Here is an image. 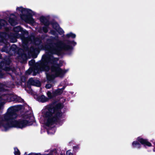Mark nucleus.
<instances>
[{
    "instance_id": "nucleus-5",
    "label": "nucleus",
    "mask_w": 155,
    "mask_h": 155,
    "mask_svg": "<svg viewBox=\"0 0 155 155\" xmlns=\"http://www.w3.org/2000/svg\"><path fill=\"white\" fill-rule=\"evenodd\" d=\"M16 11L20 13V17L22 20L29 24H34L35 21L31 16L34 13L31 10L20 6L17 7Z\"/></svg>"
},
{
    "instance_id": "nucleus-17",
    "label": "nucleus",
    "mask_w": 155,
    "mask_h": 155,
    "mask_svg": "<svg viewBox=\"0 0 155 155\" xmlns=\"http://www.w3.org/2000/svg\"><path fill=\"white\" fill-rule=\"evenodd\" d=\"M14 101L15 102H23V100L19 97L17 96L16 95V98H15Z\"/></svg>"
},
{
    "instance_id": "nucleus-32",
    "label": "nucleus",
    "mask_w": 155,
    "mask_h": 155,
    "mask_svg": "<svg viewBox=\"0 0 155 155\" xmlns=\"http://www.w3.org/2000/svg\"><path fill=\"white\" fill-rule=\"evenodd\" d=\"M37 101H39V98H37Z\"/></svg>"
},
{
    "instance_id": "nucleus-14",
    "label": "nucleus",
    "mask_w": 155,
    "mask_h": 155,
    "mask_svg": "<svg viewBox=\"0 0 155 155\" xmlns=\"http://www.w3.org/2000/svg\"><path fill=\"white\" fill-rule=\"evenodd\" d=\"M34 71V73L33 75L35 76L36 75V73H38L39 72V69L38 68L35 67L33 69H29L28 71L26 72L27 74H31V71Z\"/></svg>"
},
{
    "instance_id": "nucleus-29",
    "label": "nucleus",
    "mask_w": 155,
    "mask_h": 155,
    "mask_svg": "<svg viewBox=\"0 0 155 155\" xmlns=\"http://www.w3.org/2000/svg\"><path fill=\"white\" fill-rule=\"evenodd\" d=\"M1 89L0 90L1 91H4V89H3L1 88Z\"/></svg>"
},
{
    "instance_id": "nucleus-23",
    "label": "nucleus",
    "mask_w": 155,
    "mask_h": 155,
    "mask_svg": "<svg viewBox=\"0 0 155 155\" xmlns=\"http://www.w3.org/2000/svg\"><path fill=\"white\" fill-rule=\"evenodd\" d=\"M51 85L50 84H46L45 86L46 87L47 89H49L51 88Z\"/></svg>"
},
{
    "instance_id": "nucleus-8",
    "label": "nucleus",
    "mask_w": 155,
    "mask_h": 155,
    "mask_svg": "<svg viewBox=\"0 0 155 155\" xmlns=\"http://www.w3.org/2000/svg\"><path fill=\"white\" fill-rule=\"evenodd\" d=\"M10 49V51L11 52L13 51V53H15L16 51H17L18 49L17 48L16 46L14 45H12L11 47H10V45L9 43H8L6 45V46H5L2 50L3 52H5L6 53H9V51H8Z\"/></svg>"
},
{
    "instance_id": "nucleus-7",
    "label": "nucleus",
    "mask_w": 155,
    "mask_h": 155,
    "mask_svg": "<svg viewBox=\"0 0 155 155\" xmlns=\"http://www.w3.org/2000/svg\"><path fill=\"white\" fill-rule=\"evenodd\" d=\"M137 141H134L132 143V146L133 148L139 149L140 147V145L138 142H140L142 144L145 145H147L148 146H150L151 144L149 142L146 140L143 139L140 137L137 138Z\"/></svg>"
},
{
    "instance_id": "nucleus-22",
    "label": "nucleus",
    "mask_w": 155,
    "mask_h": 155,
    "mask_svg": "<svg viewBox=\"0 0 155 155\" xmlns=\"http://www.w3.org/2000/svg\"><path fill=\"white\" fill-rule=\"evenodd\" d=\"M24 155H38V154L35 153H32L27 154L26 152H25Z\"/></svg>"
},
{
    "instance_id": "nucleus-31",
    "label": "nucleus",
    "mask_w": 155,
    "mask_h": 155,
    "mask_svg": "<svg viewBox=\"0 0 155 155\" xmlns=\"http://www.w3.org/2000/svg\"><path fill=\"white\" fill-rule=\"evenodd\" d=\"M39 155H51L49 154H46V155H41L39 154Z\"/></svg>"
},
{
    "instance_id": "nucleus-20",
    "label": "nucleus",
    "mask_w": 155,
    "mask_h": 155,
    "mask_svg": "<svg viewBox=\"0 0 155 155\" xmlns=\"http://www.w3.org/2000/svg\"><path fill=\"white\" fill-rule=\"evenodd\" d=\"M47 94L48 97L49 98H52L53 96H54L53 95V94H52L49 91L48 92Z\"/></svg>"
},
{
    "instance_id": "nucleus-18",
    "label": "nucleus",
    "mask_w": 155,
    "mask_h": 155,
    "mask_svg": "<svg viewBox=\"0 0 155 155\" xmlns=\"http://www.w3.org/2000/svg\"><path fill=\"white\" fill-rule=\"evenodd\" d=\"M15 155H20V153L19 150L16 147L14 148Z\"/></svg>"
},
{
    "instance_id": "nucleus-27",
    "label": "nucleus",
    "mask_w": 155,
    "mask_h": 155,
    "mask_svg": "<svg viewBox=\"0 0 155 155\" xmlns=\"http://www.w3.org/2000/svg\"><path fill=\"white\" fill-rule=\"evenodd\" d=\"M51 33L53 35H55V32L53 31H51Z\"/></svg>"
},
{
    "instance_id": "nucleus-9",
    "label": "nucleus",
    "mask_w": 155,
    "mask_h": 155,
    "mask_svg": "<svg viewBox=\"0 0 155 155\" xmlns=\"http://www.w3.org/2000/svg\"><path fill=\"white\" fill-rule=\"evenodd\" d=\"M6 24V22L4 20H0V29ZM7 35L5 33H1L0 34V42H4V40L6 38Z\"/></svg>"
},
{
    "instance_id": "nucleus-30",
    "label": "nucleus",
    "mask_w": 155,
    "mask_h": 155,
    "mask_svg": "<svg viewBox=\"0 0 155 155\" xmlns=\"http://www.w3.org/2000/svg\"><path fill=\"white\" fill-rule=\"evenodd\" d=\"M2 84H0V87H2Z\"/></svg>"
},
{
    "instance_id": "nucleus-6",
    "label": "nucleus",
    "mask_w": 155,
    "mask_h": 155,
    "mask_svg": "<svg viewBox=\"0 0 155 155\" xmlns=\"http://www.w3.org/2000/svg\"><path fill=\"white\" fill-rule=\"evenodd\" d=\"M16 95L13 94L2 95L0 96V110L1 109L2 105L6 101L10 102L14 101Z\"/></svg>"
},
{
    "instance_id": "nucleus-15",
    "label": "nucleus",
    "mask_w": 155,
    "mask_h": 155,
    "mask_svg": "<svg viewBox=\"0 0 155 155\" xmlns=\"http://www.w3.org/2000/svg\"><path fill=\"white\" fill-rule=\"evenodd\" d=\"M64 89V88H63L62 89H59L53 92V96H55L61 94L62 93Z\"/></svg>"
},
{
    "instance_id": "nucleus-4",
    "label": "nucleus",
    "mask_w": 155,
    "mask_h": 155,
    "mask_svg": "<svg viewBox=\"0 0 155 155\" xmlns=\"http://www.w3.org/2000/svg\"><path fill=\"white\" fill-rule=\"evenodd\" d=\"M13 30L15 33L13 35V38L12 37H10L11 41L12 42H16L17 41L16 38H20L23 45L27 46L30 40L29 38L25 37V35H28V31L25 30H23L19 26L14 27Z\"/></svg>"
},
{
    "instance_id": "nucleus-2",
    "label": "nucleus",
    "mask_w": 155,
    "mask_h": 155,
    "mask_svg": "<svg viewBox=\"0 0 155 155\" xmlns=\"http://www.w3.org/2000/svg\"><path fill=\"white\" fill-rule=\"evenodd\" d=\"M21 107L19 105L10 107L6 113L0 118V128L2 130L6 131L13 127L22 128L32 124L36 125V122L33 121L34 117L32 114L25 115L22 119H16L18 117L16 112Z\"/></svg>"
},
{
    "instance_id": "nucleus-19",
    "label": "nucleus",
    "mask_w": 155,
    "mask_h": 155,
    "mask_svg": "<svg viewBox=\"0 0 155 155\" xmlns=\"http://www.w3.org/2000/svg\"><path fill=\"white\" fill-rule=\"evenodd\" d=\"M42 102H44L47 101V99L44 96H41L40 98H39V100Z\"/></svg>"
},
{
    "instance_id": "nucleus-25",
    "label": "nucleus",
    "mask_w": 155,
    "mask_h": 155,
    "mask_svg": "<svg viewBox=\"0 0 155 155\" xmlns=\"http://www.w3.org/2000/svg\"><path fill=\"white\" fill-rule=\"evenodd\" d=\"M66 154L67 155H73V153H71L70 150L67 151Z\"/></svg>"
},
{
    "instance_id": "nucleus-3",
    "label": "nucleus",
    "mask_w": 155,
    "mask_h": 155,
    "mask_svg": "<svg viewBox=\"0 0 155 155\" xmlns=\"http://www.w3.org/2000/svg\"><path fill=\"white\" fill-rule=\"evenodd\" d=\"M62 107V105L59 104H57L54 107L53 105H52L47 107L45 108V115L47 125L52 124L58 121L62 116L60 110Z\"/></svg>"
},
{
    "instance_id": "nucleus-10",
    "label": "nucleus",
    "mask_w": 155,
    "mask_h": 155,
    "mask_svg": "<svg viewBox=\"0 0 155 155\" xmlns=\"http://www.w3.org/2000/svg\"><path fill=\"white\" fill-rule=\"evenodd\" d=\"M40 21L44 24L45 26L43 28V31L45 33L47 32L48 31V25L49 24V21L43 16L40 17Z\"/></svg>"
},
{
    "instance_id": "nucleus-12",
    "label": "nucleus",
    "mask_w": 155,
    "mask_h": 155,
    "mask_svg": "<svg viewBox=\"0 0 155 155\" xmlns=\"http://www.w3.org/2000/svg\"><path fill=\"white\" fill-rule=\"evenodd\" d=\"M15 17L13 14L11 15L9 20V22L12 25H15L17 24V22L15 20Z\"/></svg>"
},
{
    "instance_id": "nucleus-21",
    "label": "nucleus",
    "mask_w": 155,
    "mask_h": 155,
    "mask_svg": "<svg viewBox=\"0 0 155 155\" xmlns=\"http://www.w3.org/2000/svg\"><path fill=\"white\" fill-rule=\"evenodd\" d=\"M24 51L22 49H19L18 51V54L20 56H21L22 57L23 56L24 54H21L20 53V52Z\"/></svg>"
},
{
    "instance_id": "nucleus-13",
    "label": "nucleus",
    "mask_w": 155,
    "mask_h": 155,
    "mask_svg": "<svg viewBox=\"0 0 155 155\" xmlns=\"http://www.w3.org/2000/svg\"><path fill=\"white\" fill-rule=\"evenodd\" d=\"M28 83L33 85L37 87L39 86V81L38 80L34 79L32 78H30L29 80Z\"/></svg>"
},
{
    "instance_id": "nucleus-11",
    "label": "nucleus",
    "mask_w": 155,
    "mask_h": 155,
    "mask_svg": "<svg viewBox=\"0 0 155 155\" xmlns=\"http://www.w3.org/2000/svg\"><path fill=\"white\" fill-rule=\"evenodd\" d=\"M52 26L53 28L60 35H62L64 33L63 30L59 27L57 23H54L52 24Z\"/></svg>"
},
{
    "instance_id": "nucleus-1",
    "label": "nucleus",
    "mask_w": 155,
    "mask_h": 155,
    "mask_svg": "<svg viewBox=\"0 0 155 155\" xmlns=\"http://www.w3.org/2000/svg\"><path fill=\"white\" fill-rule=\"evenodd\" d=\"M76 42L74 41H69L67 44L62 43L61 41L58 42L53 45L50 46L47 49L46 53L48 54L46 57V60L48 62L46 65L44 67L45 70L48 71L50 69L49 65H51V72L49 74L46 73L47 77L48 80L51 81L57 77H63L64 74L68 71V70H63L60 68L56 64L58 61V58H53L49 54H58L62 50L69 51L73 48L72 46L76 45Z\"/></svg>"
},
{
    "instance_id": "nucleus-28",
    "label": "nucleus",
    "mask_w": 155,
    "mask_h": 155,
    "mask_svg": "<svg viewBox=\"0 0 155 155\" xmlns=\"http://www.w3.org/2000/svg\"><path fill=\"white\" fill-rule=\"evenodd\" d=\"M3 77V76L2 74H0V78H2Z\"/></svg>"
},
{
    "instance_id": "nucleus-16",
    "label": "nucleus",
    "mask_w": 155,
    "mask_h": 155,
    "mask_svg": "<svg viewBox=\"0 0 155 155\" xmlns=\"http://www.w3.org/2000/svg\"><path fill=\"white\" fill-rule=\"evenodd\" d=\"M66 36L68 38H75L76 37V35L72 32H70L67 34Z\"/></svg>"
},
{
    "instance_id": "nucleus-33",
    "label": "nucleus",
    "mask_w": 155,
    "mask_h": 155,
    "mask_svg": "<svg viewBox=\"0 0 155 155\" xmlns=\"http://www.w3.org/2000/svg\"><path fill=\"white\" fill-rule=\"evenodd\" d=\"M1 57V54H0V58Z\"/></svg>"
},
{
    "instance_id": "nucleus-26",
    "label": "nucleus",
    "mask_w": 155,
    "mask_h": 155,
    "mask_svg": "<svg viewBox=\"0 0 155 155\" xmlns=\"http://www.w3.org/2000/svg\"><path fill=\"white\" fill-rule=\"evenodd\" d=\"M2 68L6 71H8L10 70V68L9 67H6L5 68Z\"/></svg>"
},
{
    "instance_id": "nucleus-24",
    "label": "nucleus",
    "mask_w": 155,
    "mask_h": 155,
    "mask_svg": "<svg viewBox=\"0 0 155 155\" xmlns=\"http://www.w3.org/2000/svg\"><path fill=\"white\" fill-rule=\"evenodd\" d=\"M35 62L33 60H31L29 62V65H32L34 64Z\"/></svg>"
}]
</instances>
